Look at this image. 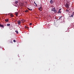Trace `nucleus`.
<instances>
[{
    "label": "nucleus",
    "instance_id": "393cba45",
    "mask_svg": "<svg viewBox=\"0 0 74 74\" xmlns=\"http://www.w3.org/2000/svg\"><path fill=\"white\" fill-rule=\"evenodd\" d=\"M27 27V28H28V29H29V28H28V27Z\"/></svg>",
    "mask_w": 74,
    "mask_h": 74
},
{
    "label": "nucleus",
    "instance_id": "20e7f679",
    "mask_svg": "<svg viewBox=\"0 0 74 74\" xmlns=\"http://www.w3.org/2000/svg\"><path fill=\"white\" fill-rule=\"evenodd\" d=\"M66 5L67 8H69V3H66Z\"/></svg>",
    "mask_w": 74,
    "mask_h": 74
},
{
    "label": "nucleus",
    "instance_id": "a878e982",
    "mask_svg": "<svg viewBox=\"0 0 74 74\" xmlns=\"http://www.w3.org/2000/svg\"><path fill=\"white\" fill-rule=\"evenodd\" d=\"M50 16V15H49V16Z\"/></svg>",
    "mask_w": 74,
    "mask_h": 74
},
{
    "label": "nucleus",
    "instance_id": "4be33fe9",
    "mask_svg": "<svg viewBox=\"0 0 74 74\" xmlns=\"http://www.w3.org/2000/svg\"><path fill=\"white\" fill-rule=\"evenodd\" d=\"M32 25V23H30L29 24V25Z\"/></svg>",
    "mask_w": 74,
    "mask_h": 74
},
{
    "label": "nucleus",
    "instance_id": "f3484780",
    "mask_svg": "<svg viewBox=\"0 0 74 74\" xmlns=\"http://www.w3.org/2000/svg\"><path fill=\"white\" fill-rule=\"evenodd\" d=\"M72 15H74V12H73L72 13Z\"/></svg>",
    "mask_w": 74,
    "mask_h": 74
},
{
    "label": "nucleus",
    "instance_id": "dca6fc26",
    "mask_svg": "<svg viewBox=\"0 0 74 74\" xmlns=\"http://www.w3.org/2000/svg\"><path fill=\"white\" fill-rule=\"evenodd\" d=\"M34 4H36V6H37V4L35 2V1L34 2Z\"/></svg>",
    "mask_w": 74,
    "mask_h": 74
},
{
    "label": "nucleus",
    "instance_id": "423d86ee",
    "mask_svg": "<svg viewBox=\"0 0 74 74\" xmlns=\"http://www.w3.org/2000/svg\"><path fill=\"white\" fill-rule=\"evenodd\" d=\"M0 27H3V29H4V26L3 25H1L0 24Z\"/></svg>",
    "mask_w": 74,
    "mask_h": 74
},
{
    "label": "nucleus",
    "instance_id": "6ab92c4d",
    "mask_svg": "<svg viewBox=\"0 0 74 74\" xmlns=\"http://www.w3.org/2000/svg\"><path fill=\"white\" fill-rule=\"evenodd\" d=\"M13 42H16V41L15 40H14Z\"/></svg>",
    "mask_w": 74,
    "mask_h": 74
},
{
    "label": "nucleus",
    "instance_id": "aec40b11",
    "mask_svg": "<svg viewBox=\"0 0 74 74\" xmlns=\"http://www.w3.org/2000/svg\"><path fill=\"white\" fill-rule=\"evenodd\" d=\"M62 16H60V18H59V19H61V18H62Z\"/></svg>",
    "mask_w": 74,
    "mask_h": 74
},
{
    "label": "nucleus",
    "instance_id": "0eeeda50",
    "mask_svg": "<svg viewBox=\"0 0 74 74\" xmlns=\"http://www.w3.org/2000/svg\"><path fill=\"white\" fill-rule=\"evenodd\" d=\"M15 3L16 4V5H17L16 6V7H17V6H18V1H16L15 2Z\"/></svg>",
    "mask_w": 74,
    "mask_h": 74
},
{
    "label": "nucleus",
    "instance_id": "1a4fd4ad",
    "mask_svg": "<svg viewBox=\"0 0 74 74\" xmlns=\"http://www.w3.org/2000/svg\"><path fill=\"white\" fill-rule=\"evenodd\" d=\"M39 10H40V11H41V10H42V7H40L39 8Z\"/></svg>",
    "mask_w": 74,
    "mask_h": 74
},
{
    "label": "nucleus",
    "instance_id": "9b49d317",
    "mask_svg": "<svg viewBox=\"0 0 74 74\" xmlns=\"http://www.w3.org/2000/svg\"><path fill=\"white\" fill-rule=\"evenodd\" d=\"M15 14L16 15V16H18V13L17 12H16L15 13Z\"/></svg>",
    "mask_w": 74,
    "mask_h": 74
},
{
    "label": "nucleus",
    "instance_id": "f8f14e48",
    "mask_svg": "<svg viewBox=\"0 0 74 74\" xmlns=\"http://www.w3.org/2000/svg\"><path fill=\"white\" fill-rule=\"evenodd\" d=\"M10 25H11V24H7V26H10Z\"/></svg>",
    "mask_w": 74,
    "mask_h": 74
},
{
    "label": "nucleus",
    "instance_id": "f03ea898",
    "mask_svg": "<svg viewBox=\"0 0 74 74\" xmlns=\"http://www.w3.org/2000/svg\"><path fill=\"white\" fill-rule=\"evenodd\" d=\"M17 22L19 25H20L21 24V21H20L19 20V21H17Z\"/></svg>",
    "mask_w": 74,
    "mask_h": 74
},
{
    "label": "nucleus",
    "instance_id": "412c9836",
    "mask_svg": "<svg viewBox=\"0 0 74 74\" xmlns=\"http://www.w3.org/2000/svg\"><path fill=\"white\" fill-rule=\"evenodd\" d=\"M66 11L67 12H68L69 11L68 10H66Z\"/></svg>",
    "mask_w": 74,
    "mask_h": 74
},
{
    "label": "nucleus",
    "instance_id": "ddd939ff",
    "mask_svg": "<svg viewBox=\"0 0 74 74\" xmlns=\"http://www.w3.org/2000/svg\"><path fill=\"white\" fill-rule=\"evenodd\" d=\"M74 17V16L72 14L71 15V16H70V17H72V18H73Z\"/></svg>",
    "mask_w": 74,
    "mask_h": 74
},
{
    "label": "nucleus",
    "instance_id": "a211bd4d",
    "mask_svg": "<svg viewBox=\"0 0 74 74\" xmlns=\"http://www.w3.org/2000/svg\"><path fill=\"white\" fill-rule=\"evenodd\" d=\"M25 12H28V10H25Z\"/></svg>",
    "mask_w": 74,
    "mask_h": 74
},
{
    "label": "nucleus",
    "instance_id": "7ed1b4c3",
    "mask_svg": "<svg viewBox=\"0 0 74 74\" xmlns=\"http://www.w3.org/2000/svg\"><path fill=\"white\" fill-rule=\"evenodd\" d=\"M8 15H10L11 17H12H12L14 16V15L12 14L9 13L8 14Z\"/></svg>",
    "mask_w": 74,
    "mask_h": 74
},
{
    "label": "nucleus",
    "instance_id": "5701e85b",
    "mask_svg": "<svg viewBox=\"0 0 74 74\" xmlns=\"http://www.w3.org/2000/svg\"><path fill=\"white\" fill-rule=\"evenodd\" d=\"M21 21H23V20H21Z\"/></svg>",
    "mask_w": 74,
    "mask_h": 74
},
{
    "label": "nucleus",
    "instance_id": "9d476101",
    "mask_svg": "<svg viewBox=\"0 0 74 74\" xmlns=\"http://www.w3.org/2000/svg\"><path fill=\"white\" fill-rule=\"evenodd\" d=\"M8 21H9V20L8 19H6L5 20V22H8Z\"/></svg>",
    "mask_w": 74,
    "mask_h": 74
},
{
    "label": "nucleus",
    "instance_id": "39448f33",
    "mask_svg": "<svg viewBox=\"0 0 74 74\" xmlns=\"http://www.w3.org/2000/svg\"><path fill=\"white\" fill-rule=\"evenodd\" d=\"M62 9H60L57 12L58 14H59L60 13V14L61 13V11H60V10H61Z\"/></svg>",
    "mask_w": 74,
    "mask_h": 74
},
{
    "label": "nucleus",
    "instance_id": "f257e3e1",
    "mask_svg": "<svg viewBox=\"0 0 74 74\" xmlns=\"http://www.w3.org/2000/svg\"><path fill=\"white\" fill-rule=\"evenodd\" d=\"M51 11H54L55 13H56V12H57V11L56 10H55V8H52Z\"/></svg>",
    "mask_w": 74,
    "mask_h": 74
},
{
    "label": "nucleus",
    "instance_id": "4468645a",
    "mask_svg": "<svg viewBox=\"0 0 74 74\" xmlns=\"http://www.w3.org/2000/svg\"><path fill=\"white\" fill-rule=\"evenodd\" d=\"M15 32H16V34H18V31H15Z\"/></svg>",
    "mask_w": 74,
    "mask_h": 74
},
{
    "label": "nucleus",
    "instance_id": "6e6552de",
    "mask_svg": "<svg viewBox=\"0 0 74 74\" xmlns=\"http://www.w3.org/2000/svg\"><path fill=\"white\" fill-rule=\"evenodd\" d=\"M50 3L52 4L53 3V1L52 0H51L50 1Z\"/></svg>",
    "mask_w": 74,
    "mask_h": 74
},
{
    "label": "nucleus",
    "instance_id": "2eb2a0df",
    "mask_svg": "<svg viewBox=\"0 0 74 74\" xmlns=\"http://www.w3.org/2000/svg\"><path fill=\"white\" fill-rule=\"evenodd\" d=\"M28 10H31V11H32V9H29V8H28Z\"/></svg>",
    "mask_w": 74,
    "mask_h": 74
},
{
    "label": "nucleus",
    "instance_id": "b1692460",
    "mask_svg": "<svg viewBox=\"0 0 74 74\" xmlns=\"http://www.w3.org/2000/svg\"><path fill=\"white\" fill-rule=\"evenodd\" d=\"M56 17H55V19H56Z\"/></svg>",
    "mask_w": 74,
    "mask_h": 74
}]
</instances>
